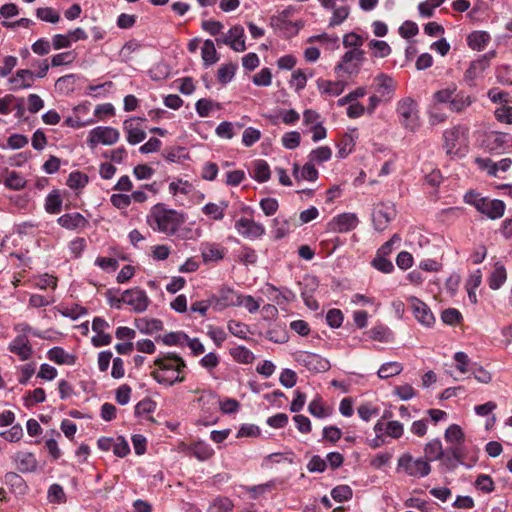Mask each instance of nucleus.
I'll return each instance as SVG.
<instances>
[{
  "mask_svg": "<svg viewBox=\"0 0 512 512\" xmlns=\"http://www.w3.org/2000/svg\"><path fill=\"white\" fill-rule=\"evenodd\" d=\"M232 357L239 363L248 364L254 360V354L244 346H238L231 350Z\"/></svg>",
  "mask_w": 512,
  "mask_h": 512,
  "instance_id": "37998d69",
  "label": "nucleus"
},
{
  "mask_svg": "<svg viewBox=\"0 0 512 512\" xmlns=\"http://www.w3.org/2000/svg\"><path fill=\"white\" fill-rule=\"evenodd\" d=\"M464 136V131L460 126H455L447 129L444 134V148L447 154H453L456 151L461 138Z\"/></svg>",
  "mask_w": 512,
  "mask_h": 512,
  "instance_id": "6ab92c4d",
  "label": "nucleus"
},
{
  "mask_svg": "<svg viewBox=\"0 0 512 512\" xmlns=\"http://www.w3.org/2000/svg\"><path fill=\"white\" fill-rule=\"evenodd\" d=\"M332 156V151L327 146H321L311 151L309 154V160L313 163H322L328 161Z\"/></svg>",
  "mask_w": 512,
  "mask_h": 512,
  "instance_id": "49530a36",
  "label": "nucleus"
},
{
  "mask_svg": "<svg viewBox=\"0 0 512 512\" xmlns=\"http://www.w3.org/2000/svg\"><path fill=\"white\" fill-rule=\"evenodd\" d=\"M36 14L39 19L49 23H57L60 19L59 13L51 7L38 8Z\"/></svg>",
  "mask_w": 512,
  "mask_h": 512,
  "instance_id": "603ef678",
  "label": "nucleus"
},
{
  "mask_svg": "<svg viewBox=\"0 0 512 512\" xmlns=\"http://www.w3.org/2000/svg\"><path fill=\"white\" fill-rule=\"evenodd\" d=\"M225 248L216 244H207L202 250L204 262H216L224 258Z\"/></svg>",
  "mask_w": 512,
  "mask_h": 512,
  "instance_id": "7c9ffc66",
  "label": "nucleus"
},
{
  "mask_svg": "<svg viewBox=\"0 0 512 512\" xmlns=\"http://www.w3.org/2000/svg\"><path fill=\"white\" fill-rule=\"evenodd\" d=\"M18 471L21 473L35 472L38 467V461L31 452L19 451L12 457Z\"/></svg>",
  "mask_w": 512,
  "mask_h": 512,
  "instance_id": "2eb2a0df",
  "label": "nucleus"
},
{
  "mask_svg": "<svg viewBox=\"0 0 512 512\" xmlns=\"http://www.w3.org/2000/svg\"><path fill=\"white\" fill-rule=\"evenodd\" d=\"M75 57H76L75 53H73L71 51L56 54L51 59V65L53 67L69 65L75 60Z\"/></svg>",
  "mask_w": 512,
  "mask_h": 512,
  "instance_id": "13d9d810",
  "label": "nucleus"
},
{
  "mask_svg": "<svg viewBox=\"0 0 512 512\" xmlns=\"http://www.w3.org/2000/svg\"><path fill=\"white\" fill-rule=\"evenodd\" d=\"M35 286L40 289H47L48 287L55 289L57 278L49 274H43L35 279Z\"/></svg>",
  "mask_w": 512,
  "mask_h": 512,
  "instance_id": "0e129e2a",
  "label": "nucleus"
},
{
  "mask_svg": "<svg viewBox=\"0 0 512 512\" xmlns=\"http://www.w3.org/2000/svg\"><path fill=\"white\" fill-rule=\"evenodd\" d=\"M495 117L502 123L512 124V107L506 104L501 105L495 110Z\"/></svg>",
  "mask_w": 512,
  "mask_h": 512,
  "instance_id": "680f3d73",
  "label": "nucleus"
},
{
  "mask_svg": "<svg viewBox=\"0 0 512 512\" xmlns=\"http://www.w3.org/2000/svg\"><path fill=\"white\" fill-rule=\"evenodd\" d=\"M62 200L58 194H49L46 199L45 208L48 213H58L60 211Z\"/></svg>",
  "mask_w": 512,
  "mask_h": 512,
  "instance_id": "774afa93",
  "label": "nucleus"
},
{
  "mask_svg": "<svg viewBox=\"0 0 512 512\" xmlns=\"http://www.w3.org/2000/svg\"><path fill=\"white\" fill-rule=\"evenodd\" d=\"M240 294L230 287H222L219 291L210 297V304L215 311H222L228 307L237 306Z\"/></svg>",
  "mask_w": 512,
  "mask_h": 512,
  "instance_id": "0eeeda50",
  "label": "nucleus"
},
{
  "mask_svg": "<svg viewBox=\"0 0 512 512\" xmlns=\"http://www.w3.org/2000/svg\"><path fill=\"white\" fill-rule=\"evenodd\" d=\"M396 112L400 124L410 132H416L420 126V117L417 102L411 97H405L397 102Z\"/></svg>",
  "mask_w": 512,
  "mask_h": 512,
  "instance_id": "7ed1b4c3",
  "label": "nucleus"
},
{
  "mask_svg": "<svg viewBox=\"0 0 512 512\" xmlns=\"http://www.w3.org/2000/svg\"><path fill=\"white\" fill-rule=\"evenodd\" d=\"M359 223V219L354 213H342L333 218V220L329 223L330 229L339 232L345 233L349 232L357 227Z\"/></svg>",
  "mask_w": 512,
  "mask_h": 512,
  "instance_id": "4468645a",
  "label": "nucleus"
},
{
  "mask_svg": "<svg viewBox=\"0 0 512 512\" xmlns=\"http://www.w3.org/2000/svg\"><path fill=\"white\" fill-rule=\"evenodd\" d=\"M331 496L337 502L348 501L352 497V489L348 485H339L332 489Z\"/></svg>",
  "mask_w": 512,
  "mask_h": 512,
  "instance_id": "de8ad7c7",
  "label": "nucleus"
},
{
  "mask_svg": "<svg viewBox=\"0 0 512 512\" xmlns=\"http://www.w3.org/2000/svg\"><path fill=\"white\" fill-rule=\"evenodd\" d=\"M140 119L131 118L124 121V131L127 133V141L132 144H138L146 138L145 131L141 128Z\"/></svg>",
  "mask_w": 512,
  "mask_h": 512,
  "instance_id": "f3484780",
  "label": "nucleus"
},
{
  "mask_svg": "<svg viewBox=\"0 0 512 512\" xmlns=\"http://www.w3.org/2000/svg\"><path fill=\"white\" fill-rule=\"evenodd\" d=\"M475 487L484 493H491L495 489V484L489 475L481 474L475 481Z\"/></svg>",
  "mask_w": 512,
  "mask_h": 512,
  "instance_id": "3c124183",
  "label": "nucleus"
},
{
  "mask_svg": "<svg viewBox=\"0 0 512 512\" xmlns=\"http://www.w3.org/2000/svg\"><path fill=\"white\" fill-rule=\"evenodd\" d=\"M280 383L286 388H292L297 382V375L291 369H284L279 377Z\"/></svg>",
  "mask_w": 512,
  "mask_h": 512,
  "instance_id": "338daca9",
  "label": "nucleus"
},
{
  "mask_svg": "<svg viewBox=\"0 0 512 512\" xmlns=\"http://www.w3.org/2000/svg\"><path fill=\"white\" fill-rule=\"evenodd\" d=\"M474 102V98L464 92L456 90L454 96L452 97L451 103L449 105V110L452 112L460 113L467 109Z\"/></svg>",
  "mask_w": 512,
  "mask_h": 512,
  "instance_id": "4be33fe9",
  "label": "nucleus"
},
{
  "mask_svg": "<svg viewBox=\"0 0 512 512\" xmlns=\"http://www.w3.org/2000/svg\"><path fill=\"white\" fill-rule=\"evenodd\" d=\"M319 2L325 9L332 11L330 27L338 26L348 18L350 8L345 4V0H319Z\"/></svg>",
  "mask_w": 512,
  "mask_h": 512,
  "instance_id": "9d476101",
  "label": "nucleus"
},
{
  "mask_svg": "<svg viewBox=\"0 0 512 512\" xmlns=\"http://www.w3.org/2000/svg\"><path fill=\"white\" fill-rule=\"evenodd\" d=\"M490 41V35L484 31H474L467 37L468 45L471 49L481 51Z\"/></svg>",
  "mask_w": 512,
  "mask_h": 512,
  "instance_id": "cd10ccee",
  "label": "nucleus"
},
{
  "mask_svg": "<svg viewBox=\"0 0 512 512\" xmlns=\"http://www.w3.org/2000/svg\"><path fill=\"white\" fill-rule=\"evenodd\" d=\"M185 221L186 217L183 213L167 209L161 204L155 205L150 214L152 228L166 235H174Z\"/></svg>",
  "mask_w": 512,
  "mask_h": 512,
  "instance_id": "f03ea898",
  "label": "nucleus"
},
{
  "mask_svg": "<svg viewBox=\"0 0 512 512\" xmlns=\"http://www.w3.org/2000/svg\"><path fill=\"white\" fill-rule=\"evenodd\" d=\"M295 360L314 373H323L330 369L329 360L316 353L299 351L295 354Z\"/></svg>",
  "mask_w": 512,
  "mask_h": 512,
  "instance_id": "423d86ee",
  "label": "nucleus"
},
{
  "mask_svg": "<svg viewBox=\"0 0 512 512\" xmlns=\"http://www.w3.org/2000/svg\"><path fill=\"white\" fill-rule=\"evenodd\" d=\"M261 138V132L253 127H248L244 130L242 135V143L246 147H251Z\"/></svg>",
  "mask_w": 512,
  "mask_h": 512,
  "instance_id": "864d4df0",
  "label": "nucleus"
},
{
  "mask_svg": "<svg viewBox=\"0 0 512 512\" xmlns=\"http://www.w3.org/2000/svg\"><path fill=\"white\" fill-rule=\"evenodd\" d=\"M193 456L200 461H205L211 458L214 454V450L204 442H197L191 447Z\"/></svg>",
  "mask_w": 512,
  "mask_h": 512,
  "instance_id": "4c0bfd02",
  "label": "nucleus"
},
{
  "mask_svg": "<svg viewBox=\"0 0 512 512\" xmlns=\"http://www.w3.org/2000/svg\"><path fill=\"white\" fill-rule=\"evenodd\" d=\"M202 59L206 65H212L218 61L215 45L210 39L204 41L202 46Z\"/></svg>",
  "mask_w": 512,
  "mask_h": 512,
  "instance_id": "e433bc0d",
  "label": "nucleus"
},
{
  "mask_svg": "<svg viewBox=\"0 0 512 512\" xmlns=\"http://www.w3.org/2000/svg\"><path fill=\"white\" fill-rule=\"evenodd\" d=\"M372 266L383 273H391L394 269L392 262L380 255L373 259Z\"/></svg>",
  "mask_w": 512,
  "mask_h": 512,
  "instance_id": "69168bd1",
  "label": "nucleus"
},
{
  "mask_svg": "<svg viewBox=\"0 0 512 512\" xmlns=\"http://www.w3.org/2000/svg\"><path fill=\"white\" fill-rule=\"evenodd\" d=\"M296 227L297 224L293 218L284 219L277 217L273 220V228L276 239L284 238Z\"/></svg>",
  "mask_w": 512,
  "mask_h": 512,
  "instance_id": "a878e982",
  "label": "nucleus"
},
{
  "mask_svg": "<svg viewBox=\"0 0 512 512\" xmlns=\"http://www.w3.org/2000/svg\"><path fill=\"white\" fill-rule=\"evenodd\" d=\"M403 370V366L401 363L392 361L384 363L379 369H378V376L381 379H387L393 376H396L400 374Z\"/></svg>",
  "mask_w": 512,
  "mask_h": 512,
  "instance_id": "c9c22d12",
  "label": "nucleus"
},
{
  "mask_svg": "<svg viewBox=\"0 0 512 512\" xmlns=\"http://www.w3.org/2000/svg\"><path fill=\"white\" fill-rule=\"evenodd\" d=\"M232 509L233 503L229 498L219 497L211 503L207 512H232Z\"/></svg>",
  "mask_w": 512,
  "mask_h": 512,
  "instance_id": "a18cd8bd",
  "label": "nucleus"
},
{
  "mask_svg": "<svg viewBox=\"0 0 512 512\" xmlns=\"http://www.w3.org/2000/svg\"><path fill=\"white\" fill-rule=\"evenodd\" d=\"M444 438L446 442L460 446L465 440V435L459 425L452 424L446 429Z\"/></svg>",
  "mask_w": 512,
  "mask_h": 512,
  "instance_id": "72a5a7b5",
  "label": "nucleus"
},
{
  "mask_svg": "<svg viewBox=\"0 0 512 512\" xmlns=\"http://www.w3.org/2000/svg\"><path fill=\"white\" fill-rule=\"evenodd\" d=\"M235 66L232 64L222 65L218 69L217 78L222 84H226L232 80L235 74Z\"/></svg>",
  "mask_w": 512,
  "mask_h": 512,
  "instance_id": "bf43d9fd",
  "label": "nucleus"
},
{
  "mask_svg": "<svg viewBox=\"0 0 512 512\" xmlns=\"http://www.w3.org/2000/svg\"><path fill=\"white\" fill-rule=\"evenodd\" d=\"M364 55L365 53L361 49H351L347 51L343 55L341 62L335 67V71L349 75L357 73L360 64L364 61Z\"/></svg>",
  "mask_w": 512,
  "mask_h": 512,
  "instance_id": "6e6552de",
  "label": "nucleus"
},
{
  "mask_svg": "<svg viewBox=\"0 0 512 512\" xmlns=\"http://www.w3.org/2000/svg\"><path fill=\"white\" fill-rule=\"evenodd\" d=\"M34 81V73L29 69H21L9 79V82L13 85V89H25L29 88Z\"/></svg>",
  "mask_w": 512,
  "mask_h": 512,
  "instance_id": "393cba45",
  "label": "nucleus"
},
{
  "mask_svg": "<svg viewBox=\"0 0 512 512\" xmlns=\"http://www.w3.org/2000/svg\"><path fill=\"white\" fill-rule=\"evenodd\" d=\"M58 223L64 228L75 229L84 225L85 218L79 213L65 214L58 218Z\"/></svg>",
  "mask_w": 512,
  "mask_h": 512,
  "instance_id": "f704fd0d",
  "label": "nucleus"
},
{
  "mask_svg": "<svg viewBox=\"0 0 512 512\" xmlns=\"http://www.w3.org/2000/svg\"><path fill=\"white\" fill-rule=\"evenodd\" d=\"M9 442H18L23 437V429L20 425H14L9 430L0 433Z\"/></svg>",
  "mask_w": 512,
  "mask_h": 512,
  "instance_id": "e2e57ef3",
  "label": "nucleus"
},
{
  "mask_svg": "<svg viewBox=\"0 0 512 512\" xmlns=\"http://www.w3.org/2000/svg\"><path fill=\"white\" fill-rule=\"evenodd\" d=\"M74 85L75 75L69 74L58 78L55 83V88L63 94H68L74 90Z\"/></svg>",
  "mask_w": 512,
  "mask_h": 512,
  "instance_id": "79ce46f5",
  "label": "nucleus"
},
{
  "mask_svg": "<svg viewBox=\"0 0 512 512\" xmlns=\"http://www.w3.org/2000/svg\"><path fill=\"white\" fill-rule=\"evenodd\" d=\"M398 469L403 470L407 475L412 477H425L431 471L428 461L421 458L414 459L409 453H405L399 457Z\"/></svg>",
  "mask_w": 512,
  "mask_h": 512,
  "instance_id": "20e7f679",
  "label": "nucleus"
},
{
  "mask_svg": "<svg viewBox=\"0 0 512 512\" xmlns=\"http://www.w3.org/2000/svg\"><path fill=\"white\" fill-rule=\"evenodd\" d=\"M374 86L376 92L381 96L383 101H390L396 90V82L387 74L381 73L374 78Z\"/></svg>",
  "mask_w": 512,
  "mask_h": 512,
  "instance_id": "ddd939ff",
  "label": "nucleus"
},
{
  "mask_svg": "<svg viewBox=\"0 0 512 512\" xmlns=\"http://www.w3.org/2000/svg\"><path fill=\"white\" fill-rule=\"evenodd\" d=\"M228 207V204L225 201L220 203H207L203 207V212L205 215L209 216L214 220H222L225 215V210Z\"/></svg>",
  "mask_w": 512,
  "mask_h": 512,
  "instance_id": "473e14b6",
  "label": "nucleus"
},
{
  "mask_svg": "<svg viewBox=\"0 0 512 512\" xmlns=\"http://www.w3.org/2000/svg\"><path fill=\"white\" fill-rule=\"evenodd\" d=\"M488 285L492 290H499L507 281V271L501 262H496L490 275L488 276Z\"/></svg>",
  "mask_w": 512,
  "mask_h": 512,
  "instance_id": "aec40b11",
  "label": "nucleus"
},
{
  "mask_svg": "<svg viewBox=\"0 0 512 512\" xmlns=\"http://www.w3.org/2000/svg\"><path fill=\"white\" fill-rule=\"evenodd\" d=\"M47 496L52 503H62L66 500L65 492L59 484H52L48 489Z\"/></svg>",
  "mask_w": 512,
  "mask_h": 512,
  "instance_id": "5fc2aeb1",
  "label": "nucleus"
},
{
  "mask_svg": "<svg viewBox=\"0 0 512 512\" xmlns=\"http://www.w3.org/2000/svg\"><path fill=\"white\" fill-rule=\"evenodd\" d=\"M396 211L392 203H379L375 205L372 213L374 227L378 231H383L395 217Z\"/></svg>",
  "mask_w": 512,
  "mask_h": 512,
  "instance_id": "1a4fd4ad",
  "label": "nucleus"
},
{
  "mask_svg": "<svg viewBox=\"0 0 512 512\" xmlns=\"http://www.w3.org/2000/svg\"><path fill=\"white\" fill-rule=\"evenodd\" d=\"M88 183V177L81 172H72L67 180V185L72 189L84 187Z\"/></svg>",
  "mask_w": 512,
  "mask_h": 512,
  "instance_id": "4d7b16f0",
  "label": "nucleus"
},
{
  "mask_svg": "<svg viewBox=\"0 0 512 512\" xmlns=\"http://www.w3.org/2000/svg\"><path fill=\"white\" fill-rule=\"evenodd\" d=\"M239 235L248 239H257L265 234V227L253 219L241 217L235 223Z\"/></svg>",
  "mask_w": 512,
  "mask_h": 512,
  "instance_id": "9b49d317",
  "label": "nucleus"
},
{
  "mask_svg": "<svg viewBox=\"0 0 512 512\" xmlns=\"http://www.w3.org/2000/svg\"><path fill=\"white\" fill-rule=\"evenodd\" d=\"M12 353L17 354L21 360H27L32 353V348L29 345L26 335L17 336L9 345Z\"/></svg>",
  "mask_w": 512,
  "mask_h": 512,
  "instance_id": "412c9836",
  "label": "nucleus"
},
{
  "mask_svg": "<svg viewBox=\"0 0 512 512\" xmlns=\"http://www.w3.org/2000/svg\"><path fill=\"white\" fill-rule=\"evenodd\" d=\"M271 172L268 163L258 159L253 163V178L258 182H266L270 179Z\"/></svg>",
  "mask_w": 512,
  "mask_h": 512,
  "instance_id": "2f4dec72",
  "label": "nucleus"
},
{
  "mask_svg": "<svg viewBox=\"0 0 512 512\" xmlns=\"http://www.w3.org/2000/svg\"><path fill=\"white\" fill-rule=\"evenodd\" d=\"M6 187L13 190H20L25 187L26 180L17 172L12 171L4 181Z\"/></svg>",
  "mask_w": 512,
  "mask_h": 512,
  "instance_id": "8fccbe9b",
  "label": "nucleus"
},
{
  "mask_svg": "<svg viewBox=\"0 0 512 512\" xmlns=\"http://www.w3.org/2000/svg\"><path fill=\"white\" fill-rule=\"evenodd\" d=\"M478 211L487 215L491 219H497L503 216L505 212V204L503 201L498 199L489 200L484 198L483 202H481V208H479Z\"/></svg>",
  "mask_w": 512,
  "mask_h": 512,
  "instance_id": "a211bd4d",
  "label": "nucleus"
},
{
  "mask_svg": "<svg viewBox=\"0 0 512 512\" xmlns=\"http://www.w3.org/2000/svg\"><path fill=\"white\" fill-rule=\"evenodd\" d=\"M293 175L297 180L315 181L318 178V171L314 167V163L309 160L301 170L297 164H294Z\"/></svg>",
  "mask_w": 512,
  "mask_h": 512,
  "instance_id": "bb28decb",
  "label": "nucleus"
},
{
  "mask_svg": "<svg viewBox=\"0 0 512 512\" xmlns=\"http://www.w3.org/2000/svg\"><path fill=\"white\" fill-rule=\"evenodd\" d=\"M252 81L256 86H269L272 81L271 70L269 68H263L253 76Z\"/></svg>",
  "mask_w": 512,
  "mask_h": 512,
  "instance_id": "052dcab7",
  "label": "nucleus"
},
{
  "mask_svg": "<svg viewBox=\"0 0 512 512\" xmlns=\"http://www.w3.org/2000/svg\"><path fill=\"white\" fill-rule=\"evenodd\" d=\"M300 140V133L297 131H291L283 135L281 142L286 149H295L299 146Z\"/></svg>",
  "mask_w": 512,
  "mask_h": 512,
  "instance_id": "6e6d98bb",
  "label": "nucleus"
},
{
  "mask_svg": "<svg viewBox=\"0 0 512 512\" xmlns=\"http://www.w3.org/2000/svg\"><path fill=\"white\" fill-rule=\"evenodd\" d=\"M230 42V47L236 52H243L246 50L244 28L240 25L231 27L227 33Z\"/></svg>",
  "mask_w": 512,
  "mask_h": 512,
  "instance_id": "5701e85b",
  "label": "nucleus"
},
{
  "mask_svg": "<svg viewBox=\"0 0 512 512\" xmlns=\"http://www.w3.org/2000/svg\"><path fill=\"white\" fill-rule=\"evenodd\" d=\"M161 340L165 345H183L185 340H188V335L183 332H171L161 337Z\"/></svg>",
  "mask_w": 512,
  "mask_h": 512,
  "instance_id": "09e8293b",
  "label": "nucleus"
},
{
  "mask_svg": "<svg viewBox=\"0 0 512 512\" xmlns=\"http://www.w3.org/2000/svg\"><path fill=\"white\" fill-rule=\"evenodd\" d=\"M120 301L131 306L135 312L145 311L150 302L146 292L139 288L126 290Z\"/></svg>",
  "mask_w": 512,
  "mask_h": 512,
  "instance_id": "f8f14e48",
  "label": "nucleus"
},
{
  "mask_svg": "<svg viewBox=\"0 0 512 512\" xmlns=\"http://www.w3.org/2000/svg\"><path fill=\"white\" fill-rule=\"evenodd\" d=\"M154 364L158 370L151 372V376L159 383L173 385L176 382H183L185 377L182 370L186 367L184 360L173 353H168L155 359Z\"/></svg>",
  "mask_w": 512,
  "mask_h": 512,
  "instance_id": "f257e3e1",
  "label": "nucleus"
},
{
  "mask_svg": "<svg viewBox=\"0 0 512 512\" xmlns=\"http://www.w3.org/2000/svg\"><path fill=\"white\" fill-rule=\"evenodd\" d=\"M6 483L11 487L13 493L24 495L27 491V485L24 479L15 472H8L5 475Z\"/></svg>",
  "mask_w": 512,
  "mask_h": 512,
  "instance_id": "c756f323",
  "label": "nucleus"
},
{
  "mask_svg": "<svg viewBox=\"0 0 512 512\" xmlns=\"http://www.w3.org/2000/svg\"><path fill=\"white\" fill-rule=\"evenodd\" d=\"M317 85L321 93L330 95V96H338L345 89V83L343 81H327V80H318Z\"/></svg>",
  "mask_w": 512,
  "mask_h": 512,
  "instance_id": "c85d7f7f",
  "label": "nucleus"
},
{
  "mask_svg": "<svg viewBox=\"0 0 512 512\" xmlns=\"http://www.w3.org/2000/svg\"><path fill=\"white\" fill-rule=\"evenodd\" d=\"M410 306L417 321L425 326H431L434 323V316L429 307L421 300L411 297Z\"/></svg>",
  "mask_w": 512,
  "mask_h": 512,
  "instance_id": "dca6fc26",
  "label": "nucleus"
},
{
  "mask_svg": "<svg viewBox=\"0 0 512 512\" xmlns=\"http://www.w3.org/2000/svg\"><path fill=\"white\" fill-rule=\"evenodd\" d=\"M368 46L373 51V55L378 58H385L391 53V47L382 40L373 39L368 43Z\"/></svg>",
  "mask_w": 512,
  "mask_h": 512,
  "instance_id": "ea45409f",
  "label": "nucleus"
},
{
  "mask_svg": "<svg viewBox=\"0 0 512 512\" xmlns=\"http://www.w3.org/2000/svg\"><path fill=\"white\" fill-rule=\"evenodd\" d=\"M494 56V52L483 56L482 58L473 61L465 73V79L467 81H473L480 76L487 68L489 59Z\"/></svg>",
  "mask_w": 512,
  "mask_h": 512,
  "instance_id": "b1692460",
  "label": "nucleus"
},
{
  "mask_svg": "<svg viewBox=\"0 0 512 512\" xmlns=\"http://www.w3.org/2000/svg\"><path fill=\"white\" fill-rule=\"evenodd\" d=\"M456 90H457L456 85H450L446 88L436 91L433 94V99L437 103L448 104V106H449Z\"/></svg>",
  "mask_w": 512,
  "mask_h": 512,
  "instance_id": "58836bf2",
  "label": "nucleus"
},
{
  "mask_svg": "<svg viewBox=\"0 0 512 512\" xmlns=\"http://www.w3.org/2000/svg\"><path fill=\"white\" fill-rule=\"evenodd\" d=\"M425 455L428 460H437L443 456V449L440 440L434 439L425 445Z\"/></svg>",
  "mask_w": 512,
  "mask_h": 512,
  "instance_id": "a19ab883",
  "label": "nucleus"
},
{
  "mask_svg": "<svg viewBox=\"0 0 512 512\" xmlns=\"http://www.w3.org/2000/svg\"><path fill=\"white\" fill-rule=\"evenodd\" d=\"M120 137L117 129L107 126H98L89 132L87 144L91 149L95 148L98 144L113 145Z\"/></svg>",
  "mask_w": 512,
  "mask_h": 512,
  "instance_id": "39448f33",
  "label": "nucleus"
},
{
  "mask_svg": "<svg viewBox=\"0 0 512 512\" xmlns=\"http://www.w3.org/2000/svg\"><path fill=\"white\" fill-rule=\"evenodd\" d=\"M48 358L57 364H71L73 363L72 357L67 354L62 348L54 347L48 351Z\"/></svg>",
  "mask_w": 512,
  "mask_h": 512,
  "instance_id": "c03bdc74",
  "label": "nucleus"
}]
</instances>
